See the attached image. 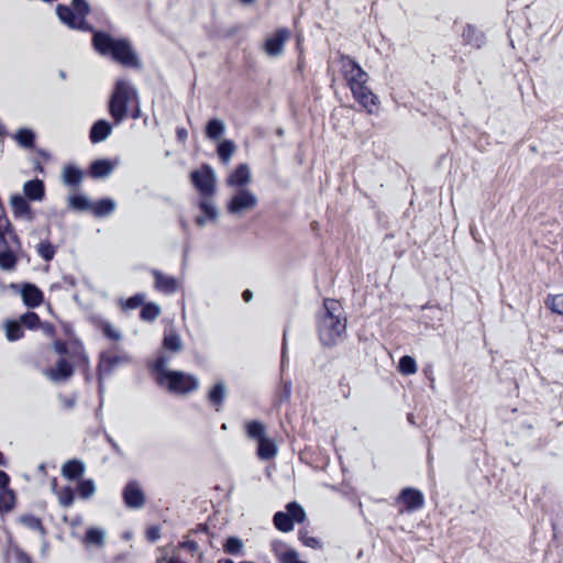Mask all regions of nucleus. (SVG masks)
<instances>
[{
    "label": "nucleus",
    "instance_id": "nucleus-1",
    "mask_svg": "<svg viewBox=\"0 0 563 563\" xmlns=\"http://www.w3.org/2000/svg\"><path fill=\"white\" fill-rule=\"evenodd\" d=\"M91 11L87 0H71L70 5L57 4L55 12L68 29L92 34L91 46L102 57H111L115 63L139 69L142 63L125 37H113L106 31H98L87 21Z\"/></svg>",
    "mask_w": 563,
    "mask_h": 563
},
{
    "label": "nucleus",
    "instance_id": "nucleus-2",
    "mask_svg": "<svg viewBox=\"0 0 563 563\" xmlns=\"http://www.w3.org/2000/svg\"><path fill=\"white\" fill-rule=\"evenodd\" d=\"M317 330L323 346H334L341 342L346 332V317L343 307L335 299H324L318 313Z\"/></svg>",
    "mask_w": 563,
    "mask_h": 563
},
{
    "label": "nucleus",
    "instance_id": "nucleus-3",
    "mask_svg": "<svg viewBox=\"0 0 563 563\" xmlns=\"http://www.w3.org/2000/svg\"><path fill=\"white\" fill-rule=\"evenodd\" d=\"M134 100H137L136 89L124 79L117 80L108 106L114 124L118 125L126 119L129 104Z\"/></svg>",
    "mask_w": 563,
    "mask_h": 563
},
{
    "label": "nucleus",
    "instance_id": "nucleus-4",
    "mask_svg": "<svg viewBox=\"0 0 563 563\" xmlns=\"http://www.w3.org/2000/svg\"><path fill=\"white\" fill-rule=\"evenodd\" d=\"M157 384L166 387L174 394H188L199 387V380L196 376L179 371L164 373L163 376L158 378Z\"/></svg>",
    "mask_w": 563,
    "mask_h": 563
},
{
    "label": "nucleus",
    "instance_id": "nucleus-5",
    "mask_svg": "<svg viewBox=\"0 0 563 563\" xmlns=\"http://www.w3.org/2000/svg\"><path fill=\"white\" fill-rule=\"evenodd\" d=\"M286 512L277 511L273 517V522L282 532H289L294 529V523H301L306 519V512L301 505L291 501L286 506Z\"/></svg>",
    "mask_w": 563,
    "mask_h": 563
},
{
    "label": "nucleus",
    "instance_id": "nucleus-6",
    "mask_svg": "<svg viewBox=\"0 0 563 563\" xmlns=\"http://www.w3.org/2000/svg\"><path fill=\"white\" fill-rule=\"evenodd\" d=\"M257 202V197L251 190L240 188L228 201L227 209L231 214L241 216L253 210Z\"/></svg>",
    "mask_w": 563,
    "mask_h": 563
},
{
    "label": "nucleus",
    "instance_id": "nucleus-7",
    "mask_svg": "<svg viewBox=\"0 0 563 563\" xmlns=\"http://www.w3.org/2000/svg\"><path fill=\"white\" fill-rule=\"evenodd\" d=\"M130 362L131 357L125 352L119 351L117 347L102 352L98 365L100 379L103 378V376L112 374L118 366Z\"/></svg>",
    "mask_w": 563,
    "mask_h": 563
},
{
    "label": "nucleus",
    "instance_id": "nucleus-8",
    "mask_svg": "<svg viewBox=\"0 0 563 563\" xmlns=\"http://www.w3.org/2000/svg\"><path fill=\"white\" fill-rule=\"evenodd\" d=\"M341 71L347 81L350 89L362 84H366L368 75L363 70L358 63L350 56H341Z\"/></svg>",
    "mask_w": 563,
    "mask_h": 563
},
{
    "label": "nucleus",
    "instance_id": "nucleus-9",
    "mask_svg": "<svg viewBox=\"0 0 563 563\" xmlns=\"http://www.w3.org/2000/svg\"><path fill=\"white\" fill-rule=\"evenodd\" d=\"M191 181L197 190L205 197H210L214 192V173L209 165H203L201 169L191 172Z\"/></svg>",
    "mask_w": 563,
    "mask_h": 563
},
{
    "label": "nucleus",
    "instance_id": "nucleus-10",
    "mask_svg": "<svg viewBox=\"0 0 563 563\" xmlns=\"http://www.w3.org/2000/svg\"><path fill=\"white\" fill-rule=\"evenodd\" d=\"M11 288H13L16 291H20L23 303L27 308H37L42 305L44 300L43 291L34 284H11Z\"/></svg>",
    "mask_w": 563,
    "mask_h": 563
},
{
    "label": "nucleus",
    "instance_id": "nucleus-11",
    "mask_svg": "<svg viewBox=\"0 0 563 563\" xmlns=\"http://www.w3.org/2000/svg\"><path fill=\"white\" fill-rule=\"evenodd\" d=\"M290 37V31L286 27L278 29L264 42V52L269 57H278L284 53L285 44Z\"/></svg>",
    "mask_w": 563,
    "mask_h": 563
},
{
    "label": "nucleus",
    "instance_id": "nucleus-12",
    "mask_svg": "<svg viewBox=\"0 0 563 563\" xmlns=\"http://www.w3.org/2000/svg\"><path fill=\"white\" fill-rule=\"evenodd\" d=\"M122 497L128 508L140 509L145 504V495L136 481L126 483L122 490Z\"/></svg>",
    "mask_w": 563,
    "mask_h": 563
},
{
    "label": "nucleus",
    "instance_id": "nucleus-13",
    "mask_svg": "<svg viewBox=\"0 0 563 563\" xmlns=\"http://www.w3.org/2000/svg\"><path fill=\"white\" fill-rule=\"evenodd\" d=\"M151 274L154 277V288L157 291L164 295H173L178 290L179 280L177 278L165 275L158 269H152Z\"/></svg>",
    "mask_w": 563,
    "mask_h": 563
},
{
    "label": "nucleus",
    "instance_id": "nucleus-14",
    "mask_svg": "<svg viewBox=\"0 0 563 563\" xmlns=\"http://www.w3.org/2000/svg\"><path fill=\"white\" fill-rule=\"evenodd\" d=\"M354 99L364 107L368 113L374 112V108L377 106V96L366 86L362 84L351 89Z\"/></svg>",
    "mask_w": 563,
    "mask_h": 563
},
{
    "label": "nucleus",
    "instance_id": "nucleus-15",
    "mask_svg": "<svg viewBox=\"0 0 563 563\" xmlns=\"http://www.w3.org/2000/svg\"><path fill=\"white\" fill-rule=\"evenodd\" d=\"M399 498L406 505L408 511L418 510L424 505L423 494L416 488H404Z\"/></svg>",
    "mask_w": 563,
    "mask_h": 563
},
{
    "label": "nucleus",
    "instance_id": "nucleus-16",
    "mask_svg": "<svg viewBox=\"0 0 563 563\" xmlns=\"http://www.w3.org/2000/svg\"><path fill=\"white\" fill-rule=\"evenodd\" d=\"M251 180L250 167L246 164H240L228 177L227 184L232 187L244 188Z\"/></svg>",
    "mask_w": 563,
    "mask_h": 563
},
{
    "label": "nucleus",
    "instance_id": "nucleus-17",
    "mask_svg": "<svg viewBox=\"0 0 563 563\" xmlns=\"http://www.w3.org/2000/svg\"><path fill=\"white\" fill-rule=\"evenodd\" d=\"M73 367L65 358L58 360L55 367L46 371V375L53 382H64L73 375Z\"/></svg>",
    "mask_w": 563,
    "mask_h": 563
},
{
    "label": "nucleus",
    "instance_id": "nucleus-18",
    "mask_svg": "<svg viewBox=\"0 0 563 563\" xmlns=\"http://www.w3.org/2000/svg\"><path fill=\"white\" fill-rule=\"evenodd\" d=\"M24 197L32 201H42L45 196V186L41 179L27 180L23 185Z\"/></svg>",
    "mask_w": 563,
    "mask_h": 563
},
{
    "label": "nucleus",
    "instance_id": "nucleus-19",
    "mask_svg": "<svg viewBox=\"0 0 563 563\" xmlns=\"http://www.w3.org/2000/svg\"><path fill=\"white\" fill-rule=\"evenodd\" d=\"M112 132V125L107 120H98L96 121L89 133V139L91 143H100L104 141Z\"/></svg>",
    "mask_w": 563,
    "mask_h": 563
},
{
    "label": "nucleus",
    "instance_id": "nucleus-20",
    "mask_svg": "<svg viewBox=\"0 0 563 563\" xmlns=\"http://www.w3.org/2000/svg\"><path fill=\"white\" fill-rule=\"evenodd\" d=\"M11 207L14 216L16 218H25L27 220H32L33 216L31 212V207L25 197L21 195H14L11 197Z\"/></svg>",
    "mask_w": 563,
    "mask_h": 563
},
{
    "label": "nucleus",
    "instance_id": "nucleus-21",
    "mask_svg": "<svg viewBox=\"0 0 563 563\" xmlns=\"http://www.w3.org/2000/svg\"><path fill=\"white\" fill-rule=\"evenodd\" d=\"M114 165L106 158L93 161L89 167V174L92 178H104L113 172Z\"/></svg>",
    "mask_w": 563,
    "mask_h": 563
},
{
    "label": "nucleus",
    "instance_id": "nucleus-22",
    "mask_svg": "<svg viewBox=\"0 0 563 563\" xmlns=\"http://www.w3.org/2000/svg\"><path fill=\"white\" fill-rule=\"evenodd\" d=\"M277 445L275 441L271 438H264L260 442H257V456L262 461H268L274 459L277 455Z\"/></svg>",
    "mask_w": 563,
    "mask_h": 563
},
{
    "label": "nucleus",
    "instance_id": "nucleus-23",
    "mask_svg": "<svg viewBox=\"0 0 563 563\" xmlns=\"http://www.w3.org/2000/svg\"><path fill=\"white\" fill-rule=\"evenodd\" d=\"M462 36L466 44H470L477 48L482 47V45L485 42L484 33L472 24H467L463 29Z\"/></svg>",
    "mask_w": 563,
    "mask_h": 563
},
{
    "label": "nucleus",
    "instance_id": "nucleus-24",
    "mask_svg": "<svg viewBox=\"0 0 563 563\" xmlns=\"http://www.w3.org/2000/svg\"><path fill=\"white\" fill-rule=\"evenodd\" d=\"M117 208V203L111 198H102L92 202L91 212L96 218H106L110 216Z\"/></svg>",
    "mask_w": 563,
    "mask_h": 563
},
{
    "label": "nucleus",
    "instance_id": "nucleus-25",
    "mask_svg": "<svg viewBox=\"0 0 563 563\" xmlns=\"http://www.w3.org/2000/svg\"><path fill=\"white\" fill-rule=\"evenodd\" d=\"M85 473V464L79 460H69L62 467V475L69 479H78Z\"/></svg>",
    "mask_w": 563,
    "mask_h": 563
},
{
    "label": "nucleus",
    "instance_id": "nucleus-26",
    "mask_svg": "<svg viewBox=\"0 0 563 563\" xmlns=\"http://www.w3.org/2000/svg\"><path fill=\"white\" fill-rule=\"evenodd\" d=\"M84 178V173L75 165H66L63 168L62 179L66 186L76 187Z\"/></svg>",
    "mask_w": 563,
    "mask_h": 563
},
{
    "label": "nucleus",
    "instance_id": "nucleus-27",
    "mask_svg": "<svg viewBox=\"0 0 563 563\" xmlns=\"http://www.w3.org/2000/svg\"><path fill=\"white\" fill-rule=\"evenodd\" d=\"M227 395L225 385L222 382H218L208 393V400L217 411L222 407Z\"/></svg>",
    "mask_w": 563,
    "mask_h": 563
},
{
    "label": "nucleus",
    "instance_id": "nucleus-28",
    "mask_svg": "<svg viewBox=\"0 0 563 563\" xmlns=\"http://www.w3.org/2000/svg\"><path fill=\"white\" fill-rule=\"evenodd\" d=\"M106 532L100 528L87 529L84 538L86 547L101 548L104 544Z\"/></svg>",
    "mask_w": 563,
    "mask_h": 563
},
{
    "label": "nucleus",
    "instance_id": "nucleus-29",
    "mask_svg": "<svg viewBox=\"0 0 563 563\" xmlns=\"http://www.w3.org/2000/svg\"><path fill=\"white\" fill-rule=\"evenodd\" d=\"M245 432L250 439L256 440L257 442L266 438V427L257 420L246 421Z\"/></svg>",
    "mask_w": 563,
    "mask_h": 563
},
{
    "label": "nucleus",
    "instance_id": "nucleus-30",
    "mask_svg": "<svg viewBox=\"0 0 563 563\" xmlns=\"http://www.w3.org/2000/svg\"><path fill=\"white\" fill-rule=\"evenodd\" d=\"M16 143L23 148H32L35 144V134L31 129L22 128L13 135Z\"/></svg>",
    "mask_w": 563,
    "mask_h": 563
},
{
    "label": "nucleus",
    "instance_id": "nucleus-31",
    "mask_svg": "<svg viewBox=\"0 0 563 563\" xmlns=\"http://www.w3.org/2000/svg\"><path fill=\"white\" fill-rule=\"evenodd\" d=\"M53 490L56 494L60 506L68 508L75 501V492L71 487L65 486L62 488H56V484L53 485Z\"/></svg>",
    "mask_w": 563,
    "mask_h": 563
},
{
    "label": "nucleus",
    "instance_id": "nucleus-32",
    "mask_svg": "<svg viewBox=\"0 0 563 563\" xmlns=\"http://www.w3.org/2000/svg\"><path fill=\"white\" fill-rule=\"evenodd\" d=\"M96 324L107 339L112 341H120L122 339L121 332L117 330L108 320L98 318Z\"/></svg>",
    "mask_w": 563,
    "mask_h": 563
},
{
    "label": "nucleus",
    "instance_id": "nucleus-33",
    "mask_svg": "<svg viewBox=\"0 0 563 563\" xmlns=\"http://www.w3.org/2000/svg\"><path fill=\"white\" fill-rule=\"evenodd\" d=\"M163 346L165 350L172 351L174 353L179 352L183 347L179 334L173 330L165 332Z\"/></svg>",
    "mask_w": 563,
    "mask_h": 563
},
{
    "label": "nucleus",
    "instance_id": "nucleus-34",
    "mask_svg": "<svg viewBox=\"0 0 563 563\" xmlns=\"http://www.w3.org/2000/svg\"><path fill=\"white\" fill-rule=\"evenodd\" d=\"M68 207L76 211H91L92 202L84 195H74L68 198Z\"/></svg>",
    "mask_w": 563,
    "mask_h": 563
},
{
    "label": "nucleus",
    "instance_id": "nucleus-35",
    "mask_svg": "<svg viewBox=\"0 0 563 563\" xmlns=\"http://www.w3.org/2000/svg\"><path fill=\"white\" fill-rule=\"evenodd\" d=\"M225 131L224 123L219 119H211L206 126V135L210 140H218Z\"/></svg>",
    "mask_w": 563,
    "mask_h": 563
},
{
    "label": "nucleus",
    "instance_id": "nucleus-36",
    "mask_svg": "<svg viewBox=\"0 0 563 563\" xmlns=\"http://www.w3.org/2000/svg\"><path fill=\"white\" fill-rule=\"evenodd\" d=\"M235 152V144L231 140L222 141L217 148L218 156L223 164H228Z\"/></svg>",
    "mask_w": 563,
    "mask_h": 563
},
{
    "label": "nucleus",
    "instance_id": "nucleus-37",
    "mask_svg": "<svg viewBox=\"0 0 563 563\" xmlns=\"http://www.w3.org/2000/svg\"><path fill=\"white\" fill-rule=\"evenodd\" d=\"M5 336L10 342L18 341L23 338L24 331L20 321H8L4 325Z\"/></svg>",
    "mask_w": 563,
    "mask_h": 563
},
{
    "label": "nucleus",
    "instance_id": "nucleus-38",
    "mask_svg": "<svg viewBox=\"0 0 563 563\" xmlns=\"http://www.w3.org/2000/svg\"><path fill=\"white\" fill-rule=\"evenodd\" d=\"M161 314V307L157 303L148 302L142 306L140 318L152 322Z\"/></svg>",
    "mask_w": 563,
    "mask_h": 563
},
{
    "label": "nucleus",
    "instance_id": "nucleus-39",
    "mask_svg": "<svg viewBox=\"0 0 563 563\" xmlns=\"http://www.w3.org/2000/svg\"><path fill=\"white\" fill-rule=\"evenodd\" d=\"M36 252L44 261L49 262L54 258L56 249L49 241L44 240L36 245Z\"/></svg>",
    "mask_w": 563,
    "mask_h": 563
},
{
    "label": "nucleus",
    "instance_id": "nucleus-40",
    "mask_svg": "<svg viewBox=\"0 0 563 563\" xmlns=\"http://www.w3.org/2000/svg\"><path fill=\"white\" fill-rule=\"evenodd\" d=\"M199 209L202 216L207 217L210 221H216L218 218V209L214 203L208 198H203L199 202Z\"/></svg>",
    "mask_w": 563,
    "mask_h": 563
},
{
    "label": "nucleus",
    "instance_id": "nucleus-41",
    "mask_svg": "<svg viewBox=\"0 0 563 563\" xmlns=\"http://www.w3.org/2000/svg\"><path fill=\"white\" fill-rule=\"evenodd\" d=\"M224 552L231 555H239L243 552V542L236 537H229L223 545Z\"/></svg>",
    "mask_w": 563,
    "mask_h": 563
},
{
    "label": "nucleus",
    "instance_id": "nucleus-42",
    "mask_svg": "<svg viewBox=\"0 0 563 563\" xmlns=\"http://www.w3.org/2000/svg\"><path fill=\"white\" fill-rule=\"evenodd\" d=\"M168 362H169V357H167L164 354L158 355L157 358L154 361L152 368L155 372L156 383H158V378L161 376H163L164 373L172 372V371L167 369Z\"/></svg>",
    "mask_w": 563,
    "mask_h": 563
},
{
    "label": "nucleus",
    "instance_id": "nucleus-43",
    "mask_svg": "<svg viewBox=\"0 0 563 563\" xmlns=\"http://www.w3.org/2000/svg\"><path fill=\"white\" fill-rule=\"evenodd\" d=\"M398 369L404 375L415 374L417 372V363L413 357L405 355L399 360Z\"/></svg>",
    "mask_w": 563,
    "mask_h": 563
},
{
    "label": "nucleus",
    "instance_id": "nucleus-44",
    "mask_svg": "<svg viewBox=\"0 0 563 563\" xmlns=\"http://www.w3.org/2000/svg\"><path fill=\"white\" fill-rule=\"evenodd\" d=\"M78 494L82 499L90 498L96 493V484L92 479H81L78 483Z\"/></svg>",
    "mask_w": 563,
    "mask_h": 563
},
{
    "label": "nucleus",
    "instance_id": "nucleus-45",
    "mask_svg": "<svg viewBox=\"0 0 563 563\" xmlns=\"http://www.w3.org/2000/svg\"><path fill=\"white\" fill-rule=\"evenodd\" d=\"M145 301V295L144 294H135L128 298L126 300L121 299L120 305L121 308L124 310H133L139 308L140 306H143Z\"/></svg>",
    "mask_w": 563,
    "mask_h": 563
},
{
    "label": "nucleus",
    "instance_id": "nucleus-46",
    "mask_svg": "<svg viewBox=\"0 0 563 563\" xmlns=\"http://www.w3.org/2000/svg\"><path fill=\"white\" fill-rule=\"evenodd\" d=\"M20 323L22 327L33 330L40 325L41 319L37 313L29 311L20 317Z\"/></svg>",
    "mask_w": 563,
    "mask_h": 563
},
{
    "label": "nucleus",
    "instance_id": "nucleus-47",
    "mask_svg": "<svg viewBox=\"0 0 563 563\" xmlns=\"http://www.w3.org/2000/svg\"><path fill=\"white\" fill-rule=\"evenodd\" d=\"M545 305L552 312L563 314V294L549 296Z\"/></svg>",
    "mask_w": 563,
    "mask_h": 563
},
{
    "label": "nucleus",
    "instance_id": "nucleus-48",
    "mask_svg": "<svg viewBox=\"0 0 563 563\" xmlns=\"http://www.w3.org/2000/svg\"><path fill=\"white\" fill-rule=\"evenodd\" d=\"M20 521L29 529L44 533V528L41 520L32 515L22 516Z\"/></svg>",
    "mask_w": 563,
    "mask_h": 563
},
{
    "label": "nucleus",
    "instance_id": "nucleus-49",
    "mask_svg": "<svg viewBox=\"0 0 563 563\" xmlns=\"http://www.w3.org/2000/svg\"><path fill=\"white\" fill-rule=\"evenodd\" d=\"M280 563H307L305 561L299 560V554L294 549H286L284 552L279 554Z\"/></svg>",
    "mask_w": 563,
    "mask_h": 563
},
{
    "label": "nucleus",
    "instance_id": "nucleus-50",
    "mask_svg": "<svg viewBox=\"0 0 563 563\" xmlns=\"http://www.w3.org/2000/svg\"><path fill=\"white\" fill-rule=\"evenodd\" d=\"M299 540L302 542L303 545L312 548V549H320L321 543L320 541L314 537H309L306 532L299 531Z\"/></svg>",
    "mask_w": 563,
    "mask_h": 563
},
{
    "label": "nucleus",
    "instance_id": "nucleus-51",
    "mask_svg": "<svg viewBox=\"0 0 563 563\" xmlns=\"http://www.w3.org/2000/svg\"><path fill=\"white\" fill-rule=\"evenodd\" d=\"M174 549H176V551L178 549H181V550H185L191 554H195L198 552L199 550V545L196 541L194 540H184V541H180L177 547H175Z\"/></svg>",
    "mask_w": 563,
    "mask_h": 563
},
{
    "label": "nucleus",
    "instance_id": "nucleus-52",
    "mask_svg": "<svg viewBox=\"0 0 563 563\" xmlns=\"http://www.w3.org/2000/svg\"><path fill=\"white\" fill-rule=\"evenodd\" d=\"M159 537H161V530L157 526H151L150 528H147L146 538L151 542L157 541L159 539Z\"/></svg>",
    "mask_w": 563,
    "mask_h": 563
},
{
    "label": "nucleus",
    "instance_id": "nucleus-53",
    "mask_svg": "<svg viewBox=\"0 0 563 563\" xmlns=\"http://www.w3.org/2000/svg\"><path fill=\"white\" fill-rule=\"evenodd\" d=\"M286 362H287V328L284 330V334H283L282 367L285 366Z\"/></svg>",
    "mask_w": 563,
    "mask_h": 563
},
{
    "label": "nucleus",
    "instance_id": "nucleus-54",
    "mask_svg": "<svg viewBox=\"0 0 563 563\" xmlns=\"http://www.w3.org/2000/svg\"><path fill=\"white\" fill-rule=\"evenodd\" d=\"M15 562L16 563H33L32 559L22 550H16Z\"/></svg>",
    "mask_w": 563,
    "mask_h": 563
},
{
    "label": "nucleus",
    "instance_id": "nucleus-55",
    "mask_svg": "<svg viewBox=\"0 0 563 563\" xmlns=\"http://www.w3.org/2000/svg\"><path fill=\"white\" fill-rule=\"evenodd\" d=\"M59 400L64 408L71 409L76 404L75 397H66V396H59Z\"/></svg>",
    "mask_w": 563,
    "mask_h": 563
},
{
    "label": "nucleus",
    "instance_id": "nucleus-56",
    "mask_svg": "<svg viewBox=\"0 0 563 563\" xmlns=\"http://www.w3.org/2000/svg\"><path fill=\"white\" fill-rule=\"evenodd\" d=\"M291 395V382H284L283 383V389H282V399L288 400Z\"/></svg>",
    "mask_w": 563,
    "mask_h": 563
},
{
    "label": "nucleus",
    "instance_id": "nucleus-57",
    "mask_svg": "<svg viewBox=\"0 0 563 563\" xmlns=\"http://www.w3.org/2000/svg\"><path fill=\"white\" fill-rule=\"evenodd\" d=\"M162 560L166 561L167 563H185L184 561H181L178 555H177V551L176 549L173 548L172 550V555L170 556H167V554H165Z\"/></svg>",
    "mask_w": 563,
    "mask_h": 563
},
{
    "label": "nucleus",
    "instance_id": "nucleus-58",
    "mask_svg": "<svg viewBox=\"0 0 563 563\" xmlns=\"http://www.w3.org/2000/svg\"><path fill=\"white\" fill-rule=\"evenodd\" d=\"M54 347H55V351H56L58 354H62V355L66 354V353H67V351H68V350H67V344H66V342H64V341H56V342L54 343Z\"/></svg>",
    "mask_w": 563,
    "mask_h": 563
},
{
    "label": "nucleus",
    "instance_id": "nucleus-59",
    "mask_svg": "<svg viewBox=\"0 0 563 563\" xmlns=\"http://www.w3.org/2000/svg\"><path fill=\"white\" fill-rule=\"evenodd\" d=\"M9 483H10V477L9 475L3 472V471H0V488H5L9 486Z\"/></svg>",
    "mask_w": 563,
    "mask_h": 563
},
{
    "label": "nucleus",
    "instance_id": "nucleus-60",
    "mask_svg": "<svg viewBox=\"0 0 563 563\" xmlns=\"http://www.w3.org/2000/svg\"><path fill=\"white\" fill-rule=\"evenodd\" d=\"M176 134H177V139L181 142L186 141V139L188 136V132L185 128H178L176 131Z\"/></svg>",
    "mask_w": 563,
    "mask_h": 563
},
{
    "label": "nucleus",
    "instance_id": "nucleus-61",
    "mask_svg": "<svg viewBox=\"0 0 563 563\" xmlns=\"http://www.w3.org/2000/svg\"><path fill=\"white\" fill-rule=\"evenodd\" d=\"M242 298L245 302H249L252 300L253 298V292L250 290V289H245L243 292H242Z\"/></svg>",
    "mask_w": 563,
    "mask_h": 563
},
{
    "label": "nucleus",
    "instance_id": "nucleus-62",
    "mask_svg": "<svg viewBox=\"0 0 563 563\" xmlns=\"http://www.w3.org/2000/svg\"><path fill=\"white\" fill-rule=\"evenodd\" d=\"M98 385H99L100 407H101L102 406L103 383H102V378L100 379V374H98Z\"/></svg>",
    "mask_w": 563,
    "mask_h": 563
},
{
    "label": "nucleus",
    "instance_id": "nucleus-63",
    "mask_svg": "<svg viewBox=\"0 0 563 563\" xmlns=\"http://www.w3.org/2000/svg\"><path fill=\"white\" fill-rule=\"evenodd\" d=\"M207 220H208V218H207V217H205V216H199V217H197V218H196V223H197V225H199V227H203V225H206Z\"/></svg>",
    "mask_w": 563,
    "mask_h": 563
},
{
    "label": "nucleus",
    "instance_id": "nucleus-64",
    "mask_svg": "<svg viewBox=\"0 0 563 563\" xmlns=\"http://www.w3.org/2000/svg\"><path fill=\"white\" fill-rule=\"evenodd\" d=\"M132 119H139L140 118V107L136 104L131 112Z\"/></svg>",
    "mask_w": 563,
    "mask_h": 563
}]
</instances>
